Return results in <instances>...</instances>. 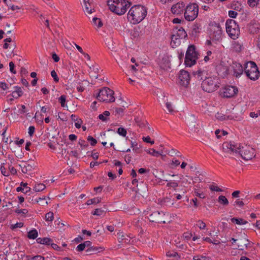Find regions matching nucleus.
<instances>
[{"mask_svg": "<svg viewBox=\"0 0 260 260\" xmlns=\"http://www.w3.org/2000/svg\"><path fill=\"white\" fill-rule=\"evenodd\" d=\"M209 188L212 191H222V190L218 187V186L214 185V184H212V185H210L209 186Z\"/></svg>", "mask_w": 260, "mask_h": 260, "instance_id": "09e8293b", "label": "nucleus"}, {"mask_svg": "<svg viewBox=\"0 0 260 260\" xmlns=\"http://www.w3.org/2000/svg\"><path fill=\"white\" fill-rule=\"evenodd\" d=\"M165 215L162 212L155 211L150 215L149 219L151 222L165 223H166Z\"/></svg>", "mask_w": 260, "mask_h": 260, "instance_id": "2eb2a0df", "label": "nucleus"}, {"mask_svg": "<svg viewBox=\"0 0 260 260\" xmlns=\"http://www.w3.org/2000/svg\"><path fill=\"white\" fill-rule=\"evenodd\" d=\"M0 88L5 90L8 88V85L6 83L0 82Z\"/></svg>", "mask_w": 260, "mask_h": 260, "instance_id": "338daca9", "label": "nucleus"}, {"mask_svg": "<svg viewBox=\"0 0 260 260\" xmlns=\"http://www.w3.org/2000/svg\"><path fill=\"white\" fill-rule=\"evenodd\" d=\"M33 166L31 165L27 164L23 167L22 171L23 173H27L28 172L32 170Z\"/></svg>", "mask_w": 260, "mask_h": 260, "instance_id": "f704fd0d", "label": "nucleus"}, {"mask_svg": "<svg viewBox=\"0 0 260 260\" xmlns=\"http://www.w3.org/2000/svg\"><path fill=\"white\" fill-rule=\"evenodd\" d=\"M218 202L223 205H228L229 204L228 200L226 198L225 196H220L218 197Z\"/></svg>", "mask_w": 260, "mask_h": 260, "instance_id": "7c9ffc66", "label": "nucleus"}, {"mask_svg": "<svg viewBox=\"0 0 260 260\" xmlns=\"http://www.w3.org/2000/svg\"><path fill=\"white\" fill-rule=\"evenodd\" d=\"M85 244L81 243L78 245L76 248V250L78 251H82L84 250L85 248Z\"/></svg>", "mask_w": 260, "mask_h": 260, "instance_id": "bf43d9fd", "label": "nucleus"}, {"mask_svg": "<svg viewBox=\"0 0 260 260\" xmlns=\"http://www.w3.org/2000/svg\"><path fill=\"white\" fill-rule=\"evenodd\" d=\"M190 76L188 72L182 70L178 75V83L184 87H187L189 84Z\"/></svg>", "mask_w": 260, "mask_h": 260, "instance_id": "ddd939ff", "label": "nucleus"}, {"mask_svg": "<svg viewBox=\"0 0 260 260\" xmlns=\"http://www.w3.org/2000/svg\"><path fill=\"white\" fill-rule=\"evenodd\" d=\"M107 5L111 12L121 16L125 14L132 3L128 0H109Z\"/></svg>", "mask_w": 260, "mask_h": 260, "instance_id": "7ed1b4c3", "label": "nucleus"}, {"mask_svg": "<svg viewBox=\"0 0 260 260\" xmlns=\"http://www.w3.org/2000/svg\"><path fill=\"white\" fill-rule=\"evenodd\" d=\"M199 14V6L195 3H190L185 7L184 12V17L186 20L192 21L194 20Z\"/></svg>", "mask_w": 260, "mask_h": 260, "instance_id": "39448f33", "label": "nucleus"}, {"mask_svg": "<svg viewBox=\"0 0 260 260\" xmlns=\"http://www.w3.org/2000/svg\"><path fill=\"white\" fill-rule=\"evenodd\" d=\"M166 107L167 108V110L170 113H172L174 111V108L173 105L171 102H168V101L166 102Z\"/></svg>", "mask_w": 260, "mask_h": 260, "instance_id": "ea45409f", "label": "nucleus"}, {"mask_svg": "<svg viewBox=\"0 0 260 260\" xmlns=\"http://www.w3.org/2000/svg\"><path fill=\"white\" fill-rule=\"evenodd\" d=\"M238 92V88L233 86H226L220 90V95L223 98H230L235 96Z\"/></svg>", "mask_w": 260, "mask_h": 260, "instance_id": "f8f14e48", "label": "nucleus"}, {"mask_svg": "<svg viewBox=\"0 0 260 260\" xmlns=\"http://www.w3.org/2000/svg\"><path fill=\"white\" fill-rule=\"evenodd\" d=\"M209 34L213 41L220 42L222 40V31L219 24L215 22L211 23L209 28Z\"/></svg>", "mask_w": 260, "mask_h": 260, "instance_id": "423d86ee", "label": "nucleus"}, {"mask_svg": "<svg viewBox=\"0 0 260 260\" xmlns=\"http://www.w3.org/2000/svg\"><path fill=\"white\" fill-rule=\"evenodd\" d=\"M212 55V52L211 51H208L207 52V55L204 57V60L207 62L211 59L210 56Z\"/></svg>", "mask_w": 260, "mask_h": 260, "instance_id": "0e129e2a", "label": "nucleus"}, {"mask_svg": "<svg viewBox=\"0 0 260 260\" xmlns=\"http://www.w3.org/2000/svg\"><path fill=\"white\" fill-rule=\"evenodd\" d=\"M237 205V206H238L239 207H242L244 205V203L241 200H237L235 202V205Z\"/></svg>", "mask_w": 260, "mask_h": 260, "instance_id": "774afa93", "label": "nucleus"}, {"mask_svg": "<svg viewBox=\"0 0 260 260\" xmlns=\"http://www.w3.org/2000/svg\"><path fill=\"white\" fill-rule=\"evenodd\" d=\"M165 181L168 182L167 184V186L169 187H172L175 189L178 186V183L173 181H168V180H164Z\"/></svg>", "mask_w": 260, "mask_h": 260, "instance_id": "473e14b6", "label": "nucleus"}, {"mask_svg": "<svg viewBox=\"0 0 260 260\" xmlns=\"http://www.w3.org/2000/svg\"><path fill=\"white\" fill-rule=\"evenodd\" d=\"M101 198L97 197V198H94L93 199L88 200L87 201L86 204L87 205H90L91 204L99 203L101 202Z\"/></svg>", "mask_w": 260, "mask_h": 260, "instance_id": "2f4dec72", "label": "nucleus"}, {"mask_svg": "<svg viewBox=\"0 0 260 260\" xmlns=\"http://www.w3.org/2000/svg\"><path fill=\"white\" fill-rule=\"evenodd\" d=\"M51 75L52 77L53 78L54 81L58 82L59 81V78L57 77V74L54 70H53L51 72Z\"/></svg>", "mask_w": 260, "mask_h": 260, "instance_id": "4d7b16f0", "label": "nucleus"}, {"mask_svg": "<svg viewBox=\"0 0 260 260\" xmlns=\"http://www.w3.org/2000/svg\"><path fill=\"white\" fill-rule=\"evenodd\" d=\"M37 242L42 244L50 245L52 242V240L49 238H39L37 240Z\"/></svg>", "mask_w": 260, "mask_h": 260, "instance_id": "393cba45", "label": "nucleus"}, {"mask_svg": "<svg viewBox=\"0 0 260 260\" xmlns=\"http://www.w3.org/2000/svg\"><path fill=\"white\" fill-rule=\"evenodd\" d=\"M187 123L190 129L193 133H198L200 129V125L197 123L196 117L191 115L188 117Z\"/></svg>", "mask_w": 260, "mask_h": 260, "instance_id": "dca6fc26", "label": "nucleus"}, {"mask_svg": "<svg viewBox=\"0 0 260 260\" xmlns=\"http://www.w3.org/2000/svg\"><path fill=\"white\" fill-rule=\"evenodd\" d=\"M117 133L122 137H125L127 135L126 130L123 127H119L117 129Z\"/></svg>", "mask_w": 260, "mask_h": 260, "instance_id": "e433bc0d", "label": "nucleus"}, {"mask_svg": "<svg viewBox=\"0 0 260 260\" xmlns=\"http://www.w3.org/2000/svg\"><path fill=\"white\" fill-rule=\"evenodd\" d=\"M23 226V223L22 222H17L15 224H12L11 225V228L12 230H14L16 228H20Z\"/></svg>", "mask_w": 260, "mask_h": 260, "instance_id": "8fccbe9b", "label": "nucleus"}, {"mask_svg": "<svg viewBox=\"0 0 260 260\" xmlns=\"http://www.w3.org/2000/svg\"><path fill=\"white\" fill-rule=\"evenodd\" d=\"M131 148H133V151H137L139 149V147L138 146V143L136 142L131 141Z\"/></svg>", "mask_w": 260, "mask_h": 260, "instance_id": "6e6d98bb", "label": "nucleus"}, {"mask_svg": "<svg viewBox=\"0 0 260 260\" xmlns=\"http://www.w3.org/2000/svg\"><path fill=\"white\" fill-rule=\"evenodd\" d=\"M54 218L53 213L52 212H49L46 214L45 215V219L46 221H52Z\"/></svg>", "mask_w": 260, "mask_h": 260, "instance_id": "58836bf2", "label": "nucleus"}, {"mask_svg": "<svg viewBox=\"0 0 260 260\" xmlns=\"http://www.w3.org/2000/svg\"><path fill=\"white\" fill-rule=\"evenodd\" d=\"M185 5L183 2H179L172 6L171 12L174 15H180L183 13L185 9Z\"/></svg>", "mask_w": 260, "mask_h": 260, "instance_id": "4468645a", "label": "nucleus"}, {"mask_svg": "<svg viewBox=\"0 0 260 260\" xmlns=\"http://www.w3.org/2000/svg\"><path fill=\"white\" fill-rule=\"evenodd\" d=\"M255 45L257 48L260 50V34L256 37Z\"/></svg>", "mask_w": 260, "mask_h": 260, "instance_id": "e2e57ef3", "label": "nucleus"}, {"mask_svg": "<svg viewBox=\"0 0 260 260\" xmlns=\"http://www.w3.org/2000/svg\"><path fill=\"white\" fill-rule=\"evenodd\" d=\"M83 3L85 8V12L87 14H91L92 12V9L91 8L89 0H83Z\"/></svg>", "mask_w": 260, "mask_h": 260, "instance_id": "5701e85b", "label": "nucleus"}, {"mask_svg": "<svg viewBox=\"0 0 260 260\" xmlns=\"http://www.w3.org/2000/svg\"><path fill=\"white\" fill-rule=\"evenodd\" d=\"M166 255L169 257L173 258L174 260H178L180 257L178 253L174 251H169L167 252Z\"/></svg>", "mask_w": 260, "mask_h": 260, "instance_id": "b1692460", "label": "nucleus"}, {"mask_svg": "<svg viewBox=\"0 0 260 260\" xmlns=\"http://www.w3.org/2000/svg\"><path fill=\"white\" fill-rule=\"evenodd\" d=\"M21 186H23V187L22 188H24V193H26L30 191V188L29 187L27 186V183H23L22 182L21 183Z\"/></svg>", "mask_w": 260, "mask_h": 260, "instance_id": "5fc2aeb1", "label": "nucleus"}, {"mask_svg": "<svg viewBox=\"0 0 260 260\" xmlns=\"http://www.w3.org/2000/svg\"><path fill=\"white\" fill-rule=\"evenodd\" d=\"M27 260H44V257L41 255H36L35 256H27Z\"/></svg>", "mask_w": 260, "mask_h": 260, "instance_id": "a19ab883", "label": "nucleus"}, {"mask_svg": "<svg viewBox=\"0 0 260 260\" xmlns=\"http://www.w3.org/2000/svg\"><path fill=\"white\" fill-rule=\"evenodd\" d=\"M201 29V28L200 26H199L198 24H194L193 26L192 29V34L193 35H196L197 33L199 32L200 30Z\"/></svg>", "mask_w": 260, "mask_h": 260, "instance_id": "c03bdc74", "label": "nucleus"}, {"mask_svg": "<svg viewBox=\"0 0 260 260\" xmlns=\"http://www.w3.org/2000/svg\"><path fill=\"white\" fill-rule=\"evenodd\" d=\"M78 144L80 145L82 150L88 146L87 143L84 140L81 139L79 140Z\"/></svg>", "mask_w": 260, "mask_h": 260, "instance_id": "4c0bfd02", "label": "nucleus"}, {"mask_svg": "<svg viewBox=\"0 0 260 260\" xmlns=\"http://www.w3.org/2000/svg\"><path fill=\"white\" fill-rule=\"evenodd\" d=\"M173 34L171 36V45L174 48L180 43V39L187 37V33L182 27H176L173 30Z\"/></svg>", "mask_w": 260, "mask_h": 260, "instance_id": "0eeeda50", "label": "nucleus"}, {"mask_svg": "<svg viewBox=\"0 0 260 260\" xmlns=\"http://www.w3.org/2000/svg\"><path fill=\"white\" fill-rule=\"evenodd\" d=\"M104 212V211L101 209H96L94 212L92 213L93 215L96 216H101Z\"/></svg>", "mask_w": 260, "mask_h": 260, "instance_id": "603ef678", "label": "nucleus"}, {"mask_svg": "<svg viewBox=\"0 0 260 260\" xmlns=\"http://www.w3.org/2000/svg\"><path fill=\"white\" fill-rule=\"evenodd\" d=\"M117 238L120 243H128L130 242L129 237L122 232L117 233Z\"/></svg>", "mask_w": 260, "mask_h": 260, "instance_id": "6ab92c4d", "label": "nucleus"}, {"mask_svg": "<svg viewBox=\"0 0 260 260\" xmlns=\"http://www.w3.org/2000/svg\"><path fill=\"white\" fill-rule=\"evenodd\" d=\"M226 31L229 36L233 40L238 38L240 34L239 26L234 20H228L226 22Z\"/></svg>", "mask_w": 260, "mask_h": 260, "instance_id": "6e6552de", "label": "nucleus"}, {"mask_svg": "<svg viewBox=\"0 0 260 260\" xmlns=\"http://www.w3.org/2000/svg\"><path fill=\"white\" fill-rule=\"evenodd\" d=\"M193 260H208L209 257L203 255H196L193 257Z\"/></svg>", "mask_w": 260, "mask_h": 260, "instance_id": "de8ad7c7", "label": "nucleus"}, {"mask_svg": "<svg viewBox=\"0 0 260 260\" xmlns=\"http://www.w3.org/2000/svg\"><path fill=\"white\" fill-rule=\"evenodd\" d=\"M197 225L200 228L201 230L205 229L206 227V223L202 220H199L197 222Z\"/></svg>", "mask_w": 260, "mask_h": 260, "instance_id": "a18cd8bd", "label": "nucleus"}, {"mask_svg": "<svg viewBox=\"0 0 260 260\" xmlns=\"http://www.w3.org/2000/svg\"><path fill=\"white\" fill-rule=\"evenodd\" d=\"M180 179H182L181 183L184 186L190 183V182L188 181L187 179L185 177H184L182 175L181 176V177H180Z\"/></svg>", "mask_w": 260, "mask_h": 260, "instance_id": "052dcab7", "label": "nucleus"}, {"mask_svg": "<svg viewBox=\"0 0 260 260\" xmlns=\"http://www.w3.org/2000/svg\"><path fill=\"white\" fill-rule=\"evenodd\" d=\"M125 108L124 106H122V107L120 108H114L115 114L118 116H121L123 114V111L125 110Z\"/></svg>", "mask_w": 260, "mask_h": 260, "instance_id": "72a5a7b5", "label": "nucleus"}, {"mask_svg": "<svg viewBox=\"0 0 260 260\" xmlns=\"http://www.w3.org/2000/svg\"><path fill=\"white\" fill-rule=\"evenodd\" d=\"M223 150L226 152L238 153L245 160H250L255 156V151L250 146L246 145L241 148L240 145L232 142L224 143Z\"/></svg>", "mask_w": 260, "mask_h": 260, "instance_id": "f257e3e1", "label": "nucleus"}, {"mask_svg": "<svg viewBox=\"0 0 260 260\" xmlns=\"http://www.w3.org/2000/svg\"><path fill=\"white\" fill-rule=\"evenodd\" d=\"M66 100V96L64 95H61L59 98V101L61 104V107H65Z\"/></svg>", "mask_w": 260, "mask_h": 260, "instance_id": "864d4df0", "label": "nucleus"}, {"mask_svg": "<svg viewBox=\"0 0 260 260\" xmlns=\"http://www.w3.org/2000/svg\"><path fill=\"white\" fill-rule=\"evenodd\" d=\"M38 235L37 231L34 229L28 233V238L31 239H35L38 237Z\"/></svg>", "mask_w": 260, "mask_h": 260, "instance_id": "c756f323", "label": "nucleus"}, {"mask_svg": "<svg viewBox=\"0 0 260 260\" xmlns=\"http://www.w3.org/2000/svg\"><path fill=\"white\" fill-rule=\"evenodd\" d=\"M238 13L234 11L230 10L229 11V15L231 18H236Z\"/></svg>", "mask_w": 260, "mask_h": 260, "instance_id": "69168bd1", "label": "nucleus"}, {"mask_svg": "<svg viewBox=\"0 0 260 260\" xmlns=\"http://www.w3.org/2000/svg\"><path fill=\"white\" fill-rule=\"evenodd\" d=\"M36 202L39 203L42 206H45L48 204L47 202L46 201L45 198H39L36 200Z\"/></svg>", "mask_w": 260, "mask_h": 260, "instance_id": "37998d69", "label": "nucleus"}, {"mask_svg": "<svg viewBox=\"0 0 260 260\" xmlns=\"http://www.w3.org/2000/svg\"><path fill=\"white\" fill-rule=\"evenodd\" d=\"M92 21L94 25L97 26L98 28L102 27V26L103 25L102 21L100 19L98 18L94 17L92 19Z\"/></svg>", "mask_w": 260, "mask_h": 260, "instance_id": "c9c22d12", "label": "nucleus"}, {"mask_svg": "<svg viewBox=\"0 0 260 260\" xmlns=\"http://www.w3.org/2000/svg\"><path fill=\"white\" fill-rule=\"evenodd\" d=\"M147 13V9L144 6L135 5L128 12L127 19L132 24H138L145 18Z\"/></svg>", "mask_w": 260, "mask_h": 260, "instance_id": "f03ea898", "label": "nucleus"}, {"mask_svg": "<svg viewBox=\"0 0 260 260\" xmlns=\"http://www.w3.org/2000/svg\"><path fill=\"white\" fill-rule=\"evenodd\" d=\"M237 240L239 242L238 247L240 250H243L244 247L247 248L249 244V241L245 234H241Z\"/></svg>", "mask_w": 260, "mask_h": 260, "instance_id": "f3484780", "label": "nucleus"}, {"mask_svg": "<svg viewBox=\"0 0 260 260\" xmlns=\"http://www.w3.org/2000/svg\"><path fill=\"white\" fill-rule=\"evenodd\" d=\"M113 95V90L108 87H104L100 90L96 98L101 102H113L115 101Z\"/></svg>", "mask_w": 260, "mask_h": 260, "instance_id": "1a4fd4ad", "label": "nucleus"}, {"mask_svg": "<svg viewBox=\"0 0 260 260\" xmlns=\"http://www.w3.org/2000/svg\"><path fill=\"white\" fill-rule=\"evenodd\" d=\"M259 0H248L247 3L250 7H254L258 4Z\"/></svg>", "mask_w": 260, "mask_h": 260, "instance_id": "79ce46f5", "label": "nucleus"}, {"mask_svg": "<svg viewBox=\"0 0 260 260\" xmlns=\"http://www.w3.org/2000/svg\"><path fill=\"white\" fill-rule=\"evenodd\" d=\"M194 46L190 45L188 47L185 57V64L187 67L194 65L198 58V53L196 51Z\"/></svg>", "mask_w": 260, "mask_h": 260, "instance_id": "9d476101", "label": "nucleus"}, {"mask_svg": "<svg viewBox=\"0 0 260 260\" xmlns=\"http://www.w3.org/2000/svg\"><path fill=\"white\" fill-rule=\"evenodd\" d=\"M15 212L19 214H21L22 215L24 216L28 213V210L26 209H16L15 210Z\"/></svg>", "mask_w": 260, "mask_h": 260, "instance_id": "49530a36", "label": "nucleus"}, {"mask_svg": "<svg viewBox=\"0 0 260 260\" xmlns=\"http://www.w3.org/2000/svg\"><path fill=\"white\" fill-rule=\"evenodd\" d=\"M14 88L15 90L12 92V96L15 99H18V98L21 96L23 94V91L21 87L15 86Z\"/></svg>", "mask_w": 260, "mask_h": 260, "instance_id": "aec40b11", "label": "nucleus"}, {"mask_svg": "<svg viewBox=\"0 0 260 260\" xmlns=\"http://www.w3.org/2000/svg\"><path fill=\"white\" fill-rule=\"evenodd\" d=\"M234 75L237 77H240L243 72V68L242 65L238 63H235L233 66Z\"/></svg>", "mask_w": 260, "mask_h": 260, "instance_id": "a211bd4d", "label": "nucleus"}, {"mask_svg": "<svg viewBox=\"0 0 260 260\" xmlns=\"http://www.w3.org/2000/svg\"><path fill=\"white\" fill-rule=\"evenodd\" d=\"M231 221L237 224L242 225L245 224L247 223V221L242 219V218H233L231 219Z\"/></svg>", "mask_w": 260, "mask_h": 260, "instance_id": "bb28decb", "label": "nucleus"}, {"mask_svg": "<svg viewBox=\"0 0 260 260\" xmlns=\"http://www.w3.org/2000/svg\"><path fill=\"white\" fill-rule=\"evenodd\" d=\"M219 79L217 77H209L203 81L202 87L206 92H212L219 88Z\"/></svg>", "mask_w": 260, "mask_h": 260, "instance_id": "20e7f679", "label": "nucleus"}, {"mask_svg": "<svg viewBox=\"0 0 260 260\" xmlns=\"http://www.w3.org/2000/svg\"><path fill=\"white\" fill-rule=\"evenodd\" d=\"M46 188L43 183H36L34 186L33 190L36 192H39L43 190Z\"/></svg>", "mask_w": 260, "mask_h": 260, "instance_id": "a878e982", "label": "nucleus"}, {"mask_svg": "<svg viewBox=\"0 0 260 260\" xmlns=\"http://www.w3.org/2000/svg\"><path fill=\"white\" fill-rule=\"evenodd\" d=\"M146 152L151 155L152 156H155V157H158L159 155H161V153L159 151H156L154 149H150L146 150Z\"/></svg>", "mask_w": 260, "mask_h": 260, "instance_id": "c85d7f7f", "label": "nucleus"}, {"mask_svg": "<svg viewBox=\"0 0 260 260\" xmlns=\"http://www.w3.org/2000/svg\"><path fill=\"white\" fill-rule=\"evenodd\" d=\"M260 30V24L254 23L249 26V31L250 34H255L258 33Z\"/></svg>", "mask_w": 260, "mask_h": 260, "instance_id": "412c9836", "label": "nucleus"}, {"mask_svg": "<svg viewBox=\"0 0 260 260\" xmlns=\"http://www.w3.org/2000/svg\"><path fill=\"white\" fill-rule=\"evenodd\" d=\"M232 47L234 51L239 52L242 50V44L239 41H233L232 43Z\"/></svg>", "mask_w": 260, "mask_h": 260, "instance_id": "4be33fe9", "label": "nucleus"}, {"mask_svg": "<svg viewBox=\"0 0 260 260\" xmlns=\"http://www.w3.org/2000/svg\"><path fill=\"white\" fill-rule=\"evenodd\" d=\"M87 140L90 142L91 146H94L97 143V141L91 136L88 137Z\"/></svg>", "mask_w": 260, "mask_h": 260, "instance_id": "3c124183", "label": "nucleus"}, {"mask_svg": "<svg viewBox=\"0 0 260 260\" xmlns=\"http://www.w3.org/2000/svg\"><path fill=\"white\" fill-rule=\"evenodd\" d=\"M82 121L81 119H76L75 125L76 128H79L81 126Z\"/></svg>", "mask_w": 260, "mask_h": 260, "instance_id": "680f3d73", "label": "nucleus"}, {"mask_svg": "<svg viewBox=\"0 0 260 260\" xmlns=\"http://www.w3.org/2000/svg\"><path fill=\"white\" fill-rule=\"evenodd\" d=\"M245 73L247 77L252 80H255L259 77V71L256 64L252 61L247 63L245 69Z\"/></svg>", "mask_w": 260, "mask_h": 260, "instance_id": "9b49d317", "label": "nucleus"}, {"mask_svg": "<svg viewBox=\"0 0 260 260\" xmlns=\"http://www.w3.org/2000/svg\"><path fill=\"white\" fill-rule=\"evenodd\" d=\"M99 249H102V248L91 246V247L87 248V249L86 250V252L88 253V254H92L99 252L98 250Z\"/></svg>", "mask_w": 260, "mask_h": 260, "instance_id": "cd10ccee", "label": "nucleus"}, {"mask_svg": "<svg viewBox=\"0 0 260 260\" xmlns=\"http://www.w3.org/2000/svg\"><path fill=\"white\" fill-rule=\"evenodd\" d=\"M9 67H10V72L11 73L15 74L16 73V71L14 69L15 66V64L13 63V62L11 61L9 63Z\"/></svg>", "mask_w": 260, "mask_h": 260, "instance_id": "13d9d810", "label": "nucleus"}]
</instances>
